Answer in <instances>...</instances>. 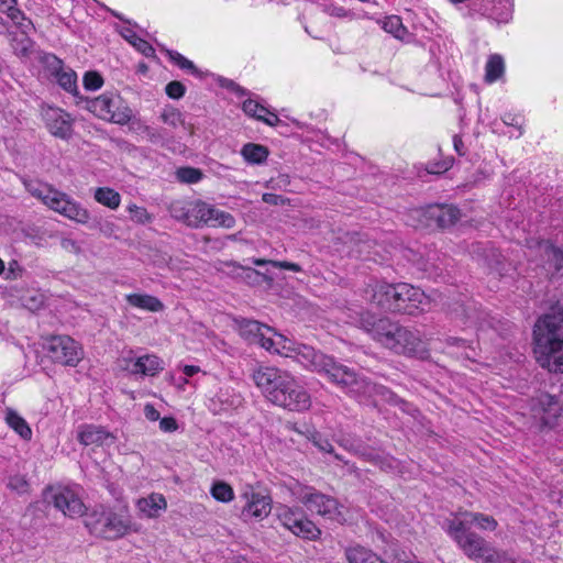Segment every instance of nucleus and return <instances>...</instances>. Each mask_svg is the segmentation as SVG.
I'll use <instances>...</instances> for the list:
<instances>
[{
	"mask_svg": "<svg viewBox=\"0 0 563 563\" xmlns=\"http://www.w3.org/2000/svg\"><path fill=\"white\" fill-rule=\"evenodd\" d=\"M239 333L250 343L258 344L271 353L291 357L305 368L325 376L329 382L360 401L380 396L386 400L398 402L396 395L386 387L369 382L353 368L338 363L332 356L325 355L312 346L294 344L266 324L243 319L239 322Z\"/></svg>",
	"mask_w": 563,
	"mask_h": 563,
	"instance_id": "nucleus-1",
	"label": "nucleus"
},
{
	"mask_svg": "<svg viewBox=\"0 0 563 563\" xmlns=\"http://www.w3.org/2000/svg\"><path fill=\"white\" fill-rule=\"evenodd\" d=\"M252 379L263 396L278 407L291 411H305L311 406L308 391L286 369L260 365L253 371Z\"/></svg>",
	"mask_w": 563,
	"mask_h": 563,
	"instance_id": "nucleus-2",
	"label": "nucleus"
},
{
	"mask_svg": "<svg viewBox=\"0 0 563 563\" xmlns=\"http://www.w3.org/2000/svg\"><path fill=\"white\" fill-rule=\"evenodd\" d=\"M352 324L363 329L373 340L396 354L422 356L421 339L410 329L393 322L388 318H377L368 311L350 316Z\"/></svg>",
	"mask_w": 563,
	"mask_h": 563,
	"instance_id": "nucleus-3",
	"label": "nucleus"
},
{
	"mask_svg": "<svg viewBox=\"0 0 563 563\" xmlns=\"http://www.w3.org/2000/svg\"><path fill=\"white\" fill-rule=\"evenodd\" d=\"M536 358L542 368L563 373V307L540 317L533 329Z\"/></svg>",
	"mask_w": 563,
	"mask_h": 563,
	"instance_id": "nucleus-4",
	"label": "nucleus"
},
{
	"mask_svg": "<svg viewBox=\"0 0 563 563\" xmlns=\"http://www.w3.org/2000/svg\"><path fill=\"white\" fill-rule=\"evenodd\" d=\"M168 212L175 220L195 229L203 225L231 229L235 225V219L231 213L202 200H174L168 206Z\"/></svg>",
	"mask_w": 563,
	"mask_h": 563,
	"instance_id": "nucleus-5",
	"label": "nucleus"
},
{
	"mask_svg": "<svg viewBox=\"0 0 563 563\" xmlns=\"http://www.w3.org/2000/svg\"><path fill=\"white\" fill-rule=\"evenodd\" d=\"M23 185L32 197L40 200L48 209L80 224L89 222L90 212L88 209L52 185L36 179H24Z\"/></svg>",
	"mask_w": 563,
	"mask_h": 563,
	"instance_id": "nucleus-6",
	"label": "nucleus"
},
{
	"mask_svg": "<svg viewBox=\"0 0 563 563\" xmlns=\"http://www.w3.org/2000/svg\"><path fill=\"white\" fill-rule=\"evenodd\" d=\"M85 526L92 536L106 540H117L135 531L126 507L97 506L87 514Z\"/></svg>",
	"mask_w": 563,
	"mask_h": 563,
	"instance_id": "nucleus-7",
	"label": "nucleus"
},
{
	"mask_svg": "<svg viewBox=\"0 0 563 563\" xmlns=\"http://www.w3.org/2000/svg\"><path fill=\"white\" fill-rule=\"evenodd\" d=\"M443 528L470 560L484 559L492 549L489 542L466 527V522H460L451 518L444 521Z\"/></svg>",
	"mask_w": 563,
	"mask_h": 563,
	"instance_id": "nucleus-8",
	"label": "nucleus"
},
{
	"mask_svg": "<svg viewBox=\"0 0 563 563\" xmlns=\"http://www.w3.org/2000/svg\"><path fill=\"white\" fill-rule=\"evenodd\" d=\"M43 500L71 519L81 517L86 512V506L76 486L59 484L48 486L43 492Z\"/></svg>",
	"mask_w": 563,
	"mask_h": 563,
	"instance_id": "nucleus-9",
	"label": "nucleus"
},
{
	"mask_svg": "<svg viewBox=\"0 0 563 563\" xmlns=\"http://www.w3.org/2000/svg\"><path fill=\"white\" fill-rule=\"evenodd\" d=\"M86 102V108L96 117L117 124H126L133 115L128 103L115 92L107 91Z\"/></svg>",
	"mask_w": 563,
	"mask_h": 563,
	"instance_id": "nucleus-10",
	"label": "nucleus"
},
{
	"mask_svg": "<svg viewBox=\"0 0 563 563\" xmlns=\"http://www.w3.org/2000/svg\"><path fill=\"white\" fill-rule=\"evenodd\" d=\"M292 495L312 514H317L339 522L345 520L342 511L343 506L340 505L335 498L322 494L313 487L298 486L292 490Z\"/></svg>",
	"mask_w": 563,
	"mask_h": 563,
	"instance_id": "nucleus-11",
	"label": "nucleus"
},
{
	"mask_svg": "<svg viewBox=\"0 0 563 563\" xmlns=\"http://www.w3.org/2000/svg\"><path fill=\"white\" fill-rule=\"evenodd\" d=\"M395 290L398 295H395L393 312L415 316L426 311L430 306L428 296L410 284L398 283Z\"/></svg>",
	"mask_w": 563,
	"mask_h": 563,
	"instance_id": "nucleus-12",
	"label": "nucleus"
},
{
	"mask_svg": "<svg viewBox=\"0 0 563 563\" xmlns=\"http://www.w3.org/2000/svg\"><path fill=\"white\" fill-rule=\"evenodd\" d=\"M276 515L279 522L295 536L316 540L319 538L320 529L306 516L299 508H291L288 506H279L276 509Z\"/></svg>",
	"mask_w": 563,
	"mask_h": 563,
	"instance_id": "nucleus-13",
	"label": "nucleus"
},
{
	"mask_svg": "<svg viewBox=\"0 0 563 563\" xmlns=\"http://www.w3.org/2000/svg\"><path fill=\"white\" fill-rule=\"evenodd\" d=\"M47 353L53 362L67 366H76L84 355L81 346L67 335L53 336L47 343Z\"/></svg>",
	"mask_w": 563,
	"mask_h": 563,
	"instance_id": "nucleus-14",
	"label": "nucleus"
},
{
	"mask_svg": "<svg viewBox=\"0 0 563 563\" xmlns=\"http://www.w3.org/2000/svg\"><path fill=\"white\" fill-rule=\"evenodd\" d=\"M245 504L241 510V518L244 521H261L272 511V498L260 492H255L252 487H247L241 495Z\"/></svg>",
	"mask_w": 563,
	"mask_h": 563,
	"instance_id": "nucleus-15",
	"label": "nucleus"
},
{
	"mask_svg": "<svg viewBox=\"0 0 563 563\" xmlns=\"http://www.w3.org/2000/svg\"><path fill=\"white\" fill-rule=\"evenodd\" d=\"M396 284H388L386 282L374 280L367 285L365 289V299L375 307L386 311L393 312L395 295L398 292L395 290Z\"/></svg>",
	"mask_w": 563,
	"mask_h": 563,
	"instance_id": "nucleus-16",
	"label": "nucleus"
},
{
	"mask_svg": "<svg viewBox=\"0 0 563 563\" xmlns=\"http://www.w3.org/2000/svg\"><path fill=\"white\" fill-rule=\"evenodd\" d=\"M534 418L540 419L543 426L553 427L561 415V406L555 396L541 394L532 405Z\"/></svg>",
	"mask_w": 563,
	"mask_h": 563,
	"instance_id": "nucleus-17",
	"label": "nucleus"
},
{
	"mask_svg": "<svg viewBox=\"0 0 563 563\" xmlns=\"http://www.w3.org/2000/svg\"><path fill=\"white\" fill-rule=\"evenodd\" d=\"M47 67L59 87L73 96H78L77 74L69 67H65L62 59L55 55L46 58Z\"/></svg>",
	"mask_w": 563,
	"mask_h": 563,
	"instance_id": "nucleus-18",
	"label": "nucleus"
},
{
	"mask_svg": "<svg viewBox=\"0 0 563 563\" xmlns=\"http://www.w3.org/2000/svg\"><path fill=\"white\" fill-rule=\"evenodd\" d=\"M122 362L124 364H120V366L132 375L154 376L164 368L162 360L153 354H146L135 360L124 357L120 361V363Z\"/></svg>",
	"mask_w": 563,
	"mask_h": 563,
	"instance_id": "nucleus-19",
	"label": "nucleus"
},
{
	"mask_svg": "<svg viewBox=\"0 0 563 563\" xmlns=\"http://www.w3.org/2000/svg\"><path fill=\"white\" fill-rule=\"evenodd\" d=\"M45 121L49 132L59 139L68 140L73 134V119L70 114L59 108H48Z\"/></svg>",
	"mask_w": 563,
	"mask_h": 563,
	"instance_id": "nucleus-20",
	"label": "nucleus"
},
{
	"mask_svg": "<svg viewBox=\"0 0 563 563\" xmlns=\"http://www.w3.org/2000/svg\"><path fill=\"white\" fill-rule=\"evenodd\" d=\"M78 441L84 445H110L114 443L115 437L103 427L84 424L78 428Z\"/></svg>",
	"mask_w": 563,
	"mask_h": 563,
	"instance_id": "nucleus-21",
	"label": "nucleus"
},
{
	"mask_svg": "<svg viewBox=\"0 0 563 563\" xmlns=\"http://www.w3.org/2000/svg\"><path fill=\"white\" fill-rule=\"evenodd\" d=\"M539 254L545 258L544 267L552 275L563 276V252L549 241L537 243Z\"/></svg>",
	"mask_w": 563,
	"mask_h": 563,
	"instance_id": "nucleus-22",
	"label": "nucleus"
},
{
	"mask_svg": "<svg viewBox=\"0 0 563 563\" xmlns=\"http://www.w3.org/2000/svg\"><path fill=\"white\" fill-rule=\"evenodd\" d=\"M167 508V501L162 494L152 493L136 501V509L141 517L157 518Z\"/></svg>",
	"mask_w": 563,
	"mask_h": 563,
	"instance_id": "nucleus-23",
	"label": "nucleus"
},
{
	"mask_svg": "<svg viewBox=\"0 0 563 563\" xmlns=\"http://www.w3.org/2000/svg\"><path fill=\"white\" fill-rule=\"evenodd\" d=\"M0 12L5 14L23 34L34 29L32 21L18 8V0H0Z\"/></svg>",
	"mask_w": 563,
	"mask_h": 563,
	"instance_id": "nucleus-24",
	"label": "nucleus"
},
{
	"mask_svg": "<svg viewBox=\"0 0 563 563\" xmlns=\"http://www.w3.org/2000/svg\"><path fill=\"white\" fill-rule=\"evenodd\" d=\"M243 111L246 115L255 118L269 126H276L280 120L274 112H271L266 107L261 104L257 100L247 99L243 102Z\"/></svg>",
	"mask_w": 563,
	"mask_h": 563,
	"instance_id": "nucleus-25",
	"label": "nucleus"
},
{
	"mask_svg": "<svg viewBox=\"0 0 563 563\" xmlns=\"http://www.w3.org/2000/svg\"><path fill=\"white\" fill-rule=\"evenodd\" d=\"M453 518L460 522H466V527L468 528L476 525L481 530L494 531L498 526L497 521L492 516L481 512L459 511L453 515Z\"/></svg>",
	"mask_w": 563,
	"mask_h": 563,
	"instance_id": "nucleus-26",
	"label": "nucleus"
},
{
	"mask_svg": "<svg viewBox=\"0 0 563 563\" xmlns=\"http://www.w3.org/2000/svg\"><path fill=\"white\" fill-rule=\"evenodd\" d=\"M341 445L350 452H353L354 454L360 455L367 461L378 464L382 468L393 470L396 467L397 462L393 457H382L378 454L366 452L365 450L361 449L360 444L349 443L347 441H342Z\"/></svg>",
	"mask_w": 563,
	"mask_h": 563,
	"instance_id": "nucleus-27",
	"label": "nucleus"
},
{
	"mask_svg": "<svg viewBox=\"0 0 563 563\" xmlns=\"http://www.w3.org/2000/svg\"><path fill=\"white\" fill-rule=\"evenodd\" d=\"M125 300L132 307L142 310L158 312L164 309V305L158 298L147 294H129L125 296Z\"/></svg>",
	"mask_w": 563,
	"mask_h": 563,
	"instance_id": "nucleus-28",
	"label": "nucleus"
},
{
	"mask_svg": "<svg viewBox=\"0 0 563 563\" xmlns=\"http://www.w3.org/2000/svg\"><path fill=\"white\" fill-rule=\"evenodd\" d=\"M159 120L172 130H177L179 128H183L184 130L190 129V126L186 124L183 112L174 106H165L159 113Z\"/></svg>",
	"mask_w": 563,
	"mask_h": 563,
	"instance_id": "nucleus-29",
	"label": "nucleus"
},
{
	"mask_svg": "<svg viewBox=\"0 0 563 563\" xmlns=\"http://www.w3.org/2000/svg\"><path fill=\"white\" fill-rule=\"evenodd\" d=\"M349 563H386L373 551L363 547H352L345 551Z\"/></svg>",
	"mask_w": 563,
	"mask_h": 563,
	"instance_id": "nucleus-30",
	"label": "nucleus"
},
{
	"mask_svg": "<svg viewBox=\"0 0 563 563\" xmlns=\"http://www.w3.org/2000/svg\"><path fill=\"white\" fill-rule=\"evenodd\" d=\"M7 424L14 430L23 440H31L32 430L29 423L13 409H7L5 418Z\"/></svg>",
	"mask_w": 563,
	"mask_h": 563,
	"instance_id": "nucleus-31",
	"label": "nucleus"
},
{
	"mask_svg": "<svg viewBox=\"0 0 563 563\" xmlns=\"http://www.w3.org/2000/svg\"><path fill=\"white\" fill-rule=\"evenodd\" d=\"M512 8L511 0H493L492 8H487L486 12L497 22L506 23L511 19Z\"/></svg>",
	"mask_w": 563,
	"mask_h": 563,
	"instance_id": "nucleus-32",
	"label": "nucleus"
},
{
	"mask_svg": "<svg viewBox=\"0 0 563 563\" xmlns=\"http://www.w3.org/2000/svg\"><path fill=\"white\" fill-rule=\"evenodd\" d=\"M93 198L98 203L111 210L118 209L121 203L120 194L110 187H98L95 190Z\"/></svg>",
	"mask_w": 563,
	"mask_h": 563,
	"instance_id": "nucleus-33",
	"label": "nucleus"
},
{
	"mask_svg": "<svg viewBox=\"0 0 563 563\" xmlns=\"http://www.w3.org/2000/svg\"><path fill=\"white\" fill-rule=\"evenodd\" d=\"M266 146L255 143H247L241 150V155L250 164H262L268 156Z\"/></svg>",
	"mask_w": 563,
	"mask_h": 563,
	"instance_id": "nucleus-34",
	"label": "nucleus"
},
{
	"mask_svg": "<svg viewBox=\"0 0 563 563\" xmlns=\"http://www.w3.org/2000/svg\"><path fill=\"white\" fill-rule=\"evenodd\" d=\"M505 71L504 59L500 55H492L485 66V80L489 84L499 79Z\"/></svg>",
	"mask_w": 563,
	"mask_h": 563,
	"instance_id": "nucleus-35",
	"label": "nucleus"
},
{
	"mask_svg": "<svg viewBox=\"0 0 563 563\" xmlns=\"http://www.w3.org/2000/svg\"><path fill=\"white\" fill-rule=\"evenodd\" d=\"M441 228L453 225L460 219V210L453 206L439 207L433 211Z\"/></svg>",
	"mask_w": 563,
	"mask_h": 563,
	"instance_id": "nucleus-36",
	"label": "nucleus"
},
{
	"mask_svg": "<svg viewBox=\"0 0 563 563\" xmlns=\"http://www.w3.org/2000/svg\"><path fill=\"white\" fill-rule=\"evenodd\" d=\"M122 36L131 43L139 52H141L146 57L154 55V48L152 45L145 40L139 37L132 30L124 29L121 31Z\"/></svg>",
	"mask_w": 563,
	"mask_h": 563,
	"instance_id": "nucleus-37",
	"label": "nucleus"
},
{
	"mask_svg": "<svg viewBox=\"0 0 563 563\" xmlns=\"http://www.w3.org/2000/svg\"><path fill=\"white\" fill-rule=\"evenodd\" d=\"M383 29L401 41L408 35L407 29L404 26L401 19L397 15L387 16L383 21Z\"/></svg>",
	"mask_w": 563,
	"mask_h": 563,
	"instance_id": "nucleus-38",
	"label": "nucleus"
},
{
	"mask_svg": "<svg viewBox=\"0 0 563 563\" xmlns=\"http://www.w3.org/2000/svg\"><path fill=\"white\" fill-rule=\"evenodd\" d=\"M211 496L221 503H230L234 499L233 488L225 482H216L210 489Z\"/></svg>",
	"mask_w": 563,
	"mask_h": 563,
	"instance_id": "nucleus-39",
	"label": "nucleus"
},
{
	"mask_svg": "<svg viewBox=\"0 0 563 563\" xmlns=\"http://www.w3.org/2000/svg\"><path fill=\"white\" fill-rule=\"evenodd\" d=\"M7 486L12 492L19 495L27 494L30 490V484L25 475L14 474L8 477Z\"/></svg>",
	"mask_w": 563,
	"mask_h": 563,
	"instance_id": "nucleus-40",
	"label": "nucleus"
},
{
	"mask_svg": "<svg viewBox=\"0 0 563 563\" xmlns=\"http://www.w3.org/2000/svg\"><path fill=\"white\" fill-rule=\"evenodd\" d=\"M176 177L185 184H196L202 178V173L198 168L181 167L176 172Z\"/></svg>",
	"mask_w": 563,
	"mask_h": 563,
	"instance_id": "nucleus-41",
	"label": "nucleus"
},
{
	"mask_svg": "<svg viewBox=\"0 0 563 563\" xmlns=\"http://www.w3.org/2000/svg\"><path fill=\"white\" fill-rule=\"evenodd\" d=\"M216 399L223 406L222 409L239 407L242 398L238 394H231L229 389H220Z\"/></svg>",
	"mask_w": 563,
	"mask_h": 563,
	"instance_id": "nucleus-42",
	"label": "nucleus"
},
{
	"mask_svg": "<svg viewBox=\"0 0 563 563\" xmlns=\"http://www.w3.org/2000/svg\"><path fill=\"white\" fill-rule=\"evenodd\" d=\"M169 59L175 63L179 68L192 74L198 75V69L191 60L175 51H167Z\"/></svg>",
	"mask_w": 563,
	"mask_h": 563,
	"instance_id": "nucleus-43",
	"label": "nucleus"
},
{
	"mask_svg": "<svg viewBox=\"0 0 563 563\" xmlns=\"http://www.w3.org/2000/svg\"><path fill=\"white\" fill-rule=\"evenodd\" d=\"M252 263L256 266L272 265L277 268L288 269V271L296 272V273L301 272V267L298 264L287 262V261H272V260H264V258H253Z\"/></svg>",
	"mask_w": 563,
	"mask_h": 563,
	"instance_id": "nucleus-44",
	"label": "nucleus"
},
{
	"mask_svg": "<svg viewBox=\"0 0 563 563\" xmlns=\"http://www.w3.org/2000/svg\"><path fill=\"white\" fill-rule=\"evenodd\" d=\"M483 563H516L515 560L505 551L492 547L483 559Z\"/></svg>",
	"mask_w": 563,
	"mask_h": 563,
	"instance_id": "nucleus-45",
	"label": "nucleus"
},
{
	"mask_svg": "<svg viewBox=\"0 0 563 563\" xmlns=\"http://www.w3.org/2000/svg\"><path fill=\"white\" fill-rule=\"evenodd\" d=\"M128 211L130 213L131 220L145 224L152 221V216L147 212V210L143 207H139L135 203H131L128 206Z\"/></svg>",
	"mask_w": 563,
	"mask_h": 563,
	"instance_id": "nucleus-46",
	"label": "nucleus"
},
{
	"mask_svg": "<svg viewBox=\"0 0 563 563\" xmlns=\"http://www.w3.org/2000/svg\"><path fill=\"white\" fill-rule=\"evenodd\" d=\"M454 318L461 319L464 324L475 322V309L473 307H465L464 305H457L451 310Z\"/></svg>",
	"mask_w": 563,
	"mask_h": 563,
	"instance_id": "nucleus-47",
	"label": "nucleus"
},
{
	"mask_svg": "<svg viewBox=\"0 0 563 563\" xmlns=\"http://www.w3.org/2000/svg\"><path fill=\"white\" fill-rule=\"evenodd\" d=\"M103 85V79L97 71H87L84 76V87L87 90H98Z\"/></svg>",
	"mask_w": 563,
	"mask_h": 563,
	"instance_id": "nucleus-48",
	"label": "nucleus"
},
{
	"mask_svg": "<svg viewBox=\"0 0 563 563\" xmlns=\"http://www.w3.org/2000/svg\"><path fill=\"white\" fill-rule=\"evenodd\" d=\"M165 92L169 98L178 100L184 97L186 87L180 81L174 80L166 85Z\"/></svg>",
	"mask_w": 563,
	"mask_h": 563,
	"instance_id": "nucleus-49",
	"label": "nucleus"
},
{
	"mask_svg": "<svg viewBox=\"0 0 563 563\" xmlns=\"http://www.w3.org/2000/svg\"><path fill=\"white\" fill-rule=\"evenodd\" d=\"M60 247L65 252L76 254V255H78L82 252L79 243L76 240H74L71 238H67V236H63L60 239Z\"/></svg>",
	"mask_w": 563,
	"mask_h": 563,
	"instance_id": "nucleus-50",
	"label": "nucleus"
},
{
	"mask_svg": "<svg viewBox=\"0 0 563 563\" xmlns=\"http://www.w3.org/2000/svg\"><path fill=\"white\" fill-rule=\"evenodd\" d=\"M44 303V296L42 294H35L23 298V305L30 310H37Z\"/></svg>",
	"mask_w": 563,
	"mask_h": 563,
	"instance_id": "nucleus-51",
	"label": "nucleus"
},
{
	"mask_svg": "<svg viewBox=\"0 0 563 563\" xmlns=\"http://www.w3.org/2000/svg\"><path fill=\"white\" fill-rule=\"evenodd\" d=\"M95 229H97L100 232V234H102L103 236L112 238L115 235L118 228L113 222L102 221V222H99Z\"/></svg>",
	"mask_w": 563,
	"mask_h": 563,
	"instance_id": "nucleus-52",
	"label": "nucleus"
},
{
	"mask_svg": "<svg viewBox=\"0 0 563 563\" xmlns=\"http://www.w3.org/2000/svg\"><path fill=\"white\" fill-rule=\"evenodd\" d=\"M23 35L24 36L21 38V41L16 45H13V48L18 55L26 56L31 49L32 43L26 34Z\"/></svg>",
	"mask_w": 563,
	"mask_h": 563,
	"instance_id": "nucleus-53",
	"label": "nucleus"
},
{
	"mask_svg": "<svg viewBox=\"0 0 563 563\" xmlns=\"http://www.w3.org/2000/svg\"><path fill=\"white\" fill-rule=\"evenodd\" d=\"M159 428L164 432H174L178 426L173 417H164L159 420Z\"/></svg>",
	"mask_w": 563,
	"mask_h": 563,
	"instance_id": "nucleus-54",
	"label": "nucleus"
},
{
	"mask_svg": "<svg viewBox=\"0 0 563 563\" xmlns=\"http://www.w3.org/2000/svg\"><path fill=\"white\" fill-rule=\"evenodd\" d=\"M503 122L506 125H510V126L517 128L518 131H519V135H521L522 132H521V122H520V117L519 115H515V114H511V113H506L503 117Z\"/></svg>",
	"mask_w": 563,
	"mask_h": 563,
	"instance_id": "nucleus-55",
	"label": "nucleus"
},
{
	"mask_svg": "<svg viewBox=\"0 0 563 563\" xmlns=\"http://www.w3.org/2000/svg\"><path fill=\"white\" fill-rule=\"evenodd\" d=\"M325 12L329 15L335 16V18H346L350 15V12L347 10H345L343 7H338V5H328L325 8Z\"/></svg>",
	"mask_w": 563,
	"mask_h": 563,
	"instance_id": "nucleus-56",
	"label": "nucleus"
},
{
	"mask_svg": "<svg viewBox=\"0 0 563 563\" xmlns=\"http://www.w3.org/2000/svg\"><path fill=\"white\" fill-rule=\"evenodd\" d=\"M22 275V268L19 266L16 262H12L9 265V269L7 273V279H15L18 277H21Z\"/></svg>",
	"mask_w": 563,
	"mask_h": 563,
	"instance_id": "nucleus-57",
	"label": "nucleus"
},
{
	"mask_svg": "<svg viewBox=\"0 0 563 563\" xmlns=\"http://www.w3.org/2000/svg\"><path fill=\"white\" fill-rule=\"evenodd\" d=\"M452 165V162H441L428 167V172L431 174H440L448 170Z\"/></svg>",
	"mask_w": 563,
	"mask_h": 563,
	"instance_id": "nucleus-58",
	"label": "nucleus"
},
{
	"mask_svg": "<svg viewBox=\"0 0 563 563\" xmlns=\"http://www.w3.org/2000/svg\"><path fill=\"white\" fill-rule=\"evenodd\" d=\"M313 443L319 448V450L332 454L334 452L333 445L327 440L322 438L314 439Z\"/></svg>",
	"mask_w": 563,
	"mask_h": 563,
	"instance_id": "nucleus-59",
	"label": "nucleus"
},
{
	"mask_svg": "<svg viewBox=\"0 0 563 563\" xmlns=\"http://www.w3.org/2000/svg\"><path fill=\"white\" fill-rule=\"evenodd\" d=\"M144 416L150 421H156V420L159 419V412L151 404L145 405V407H144Z\"/></svg>",
	"mask_w": 563,
	"mask_h": 563,
	"instance_id": "nucleus-60",
	"label": "nucleus"
},
{
	"mask_svg": "<svg viewBox=\"0 0 563 563\" xmlns=\"http://www.w3.org/2000/svg\"><path fill=\"white\" fill-rule=\"evenodd\" d=\"M263 201L269 205L284 203V198L275 194H264L262 197Z\"/></svg>",
	"mask_w": 563,
	"mask_h": 563,
	"instance_id": "nucleus-61",
	"label": "nucleus"
},
{
	"mask_svg": "<svg viewBox=\"0 0 563 563\" xmlns=\"http://www.w3.org/2000/svg\"><path fill=\"white\" fill-rule=\"evenodd\" d=\"M200 372H201L200 367L196 366V365H184L183 366V373L187 377H192L194 375H196Z\"/></svg>",
	"mask_w": 563,
	"mask_h": 563,
	"instance_id": "nucleus-62",
	"label": "nucleus"
},
{
	"mask_svg": "<svg viewBox=\"0 0 563 563\" xmlns=\"http://www.w3.org/2000/svg\"><path fill=\"white\" fill-rule=\"evenodd\" d=\"M453 145H454V148L455 151L457 152L459 155H464L465 152H464V144H463V141L460 136L457 135H454L453 137Z\"/></svg>",
	"mask_w": 563,
	"mask_h": 563,
	"instance_id": "nucleus-63",
	"label": "nucleus"
},
{
	"mask_svg": "<svg viewBox=\"0 0 563 563\" xmlns=\"http://www.w3.org/2000/svg\"><path fill=\"white\" fill-rule=\"evenodd\" d=\"M189 384L188 377L181 378L179 382V388H184V385Z\"/></svg>",
	"mask_w": 563,
	"mask_h": 563,
	"instance_id": "nucleus-64",
	"label": "nucleus"
}]
</instances>
